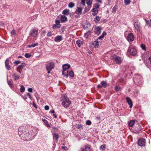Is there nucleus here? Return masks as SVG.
Listing matches in <instances>:
<instances>
[{"instance_id": "7ed1b4c3", "label": "nucleus", "mask_w": 151, "mask_h": 151, "mask_svg": "<svg viewBox=\"0 0 151 151\" xmlns=\"http://www.w3.org/2000/svg\"><path fill=\"white\" fill-rule=\"evenodd\" d=\"M134 81L136 84H138V83L140 82V84L142 83V76L138 74H136L134 77Z\"/></svg>"}, {"instance_id": "4468645a", "label": "nucleus", "mask_w": 151, "mask_h": 151, "mask_svg": "<svg viewBox=\"0 0 151 151\" xmlns=\"http://www.w3.org/2000/svg\"><path fill=\"white\" fill-rule=\"evenodd\" d=\"M101 28L100 27H97L95 28V33L97 35H99L101 33Z\"/></svg>"}, {"instance_id": "338daca9", "label": "nucleus", "mask_w": 151, "mask_h": 151, "mask_svg": "<svg viewBox=\"0 0 151 151\" xmlns=\"http://www.w3.org/2000/svg\"><path fill=\"white\" fill-rule=\"evenodd\" d=\"M62 147L64 149H65V150H66L67 149V147H64L62 146Z\"/></svg>"}, {"instance_id": "8fccbe9b", "label": "nucleus", "mask_w": 151, "mask_h": 151, "mask_svg": "<svg viewBox=\"0 0 151 151\" xmlns=\"http://www.w3.org/2000/svg\"><path fill=\"white\" fill-rule=\"evenodd\" d=\"M63 106L66 108H67L69 106L70 104H63Z\"/></svg>"}, {"instance_id": "473e14b6", "label": "nucleus", "mask_w": 151, "mask_h": 151, "mask_svg": "<svg viewBox=\"0 0 151 151\" xmlns=\"http://www.w3.org/2000/svg\"><path fill=\"white\" fill-rule=\"evenodd\" d=\"M81 43H82L81 41L80 40H77L76 42V43L79 47H80Z\"/></svg>"}, {"instance_id": "6e6d98bb", "label": "nucleus", "mask_w": 151, "mask_h": 151, "mask_svg": "<svg viewBox=\"0 0 151 151\" xmlns=\"http://www.w3.org/2000/svg\"><path fill=\"white\" fill-rule=\"evenodd\" d=\"M48 36L51 37L52 35V33L51 32H49L47 35Z\"/></svg>"}, {"instance_id": "37998d69", "label": "nucleus", "mask_w": 151, "mask_h": 151, "mask_svg": "<svg viewBox=\"0 0 151 151\" xmlns=\"http://www.w3.org/2000/svg\"><path fill=\"white\" fill-rule=\"evenodd\" d=\"M100 6V5L97 4H96L94 6H93V7H94L96 9H98L99 8Z\"/></svg>"}, {"instance_id": "7c9ffc66", "label": "nucleus", "mask_w": 151, "mask_h": 151, "mask_svg": "<svg viewBox=\"0 0 151 151\" xmlns=\"http://www.w3.org/2000/svg\"><path fill=\"white\" fill-rule=\"evenodd\" d=\"M69 76L72 78H73L74 76V73L73 72L72 70H71L69 73Z\"/></svg>"}, {"instance_id": "774afa93", "label": "nucleus", "mask_w": 151, "mask_h": 151, "mask_svg": "<svg viewBox=\"0 0 151 151\" xmlns=\"http://www.w3.org/2000/svg\"><path fill=\"white\" fill-rule=\"evenodd\" d=\"M53 116H54L55 118H56L57 117V116H56V114H53Z\"/></svg>"}, {"instance_id": "6e6552de", "label": "nucleus", "mask_w": 151, "mask_h": 151, "mask_svg": "<svg viewBox=\"0 0 151 151\" xmlns=\"http://www.w3.org/2000/svg\"><path fill=\"white\" fill-rule=\"evenodd\" d=\"M47 70H52L54 68V64L53 62H51L46 65Z\"/></svg>"}, {"instance_id": "f3484780", "label": "nucleus", "mask_w": 151, "mask_h": 151, "mask_svg": "<svg viewBox=\"0 0 151 151\" xmlns=\"http://www.w3.org/2000/svg\"><path fill=\"white\" fill-rule=\"evenodd\" d=\"M63 40V37L61 36H58L55 38L54 40L55 42H59Z\"/></svg>"}, {"instance_id": "4c0bfd02", "label": "nucleus", "mask_w": 151, "mask_h": 151, "mask_svg": "<svg viewBox=\"0 0 151 151\" xmlns=\"http://www.w3.org/2000/svg\"><path fill=\"white\" fill-rule=\"evenodd\" d=\"M31 54L30 53H26L24 55V56L27 58H29L31 56Z\"/></svg>"}, {"instance_id": "a18cd8bd", "label": "nucleus", "mask_w": 151, "mask_h": 151, "mask_svg": "<svg viewBox=\"0 0 151 151\" xmlns=\"http://www.w3.org/2000/svg\"><path fill=\"white\" fill-rule=\"evenodd\" d=\"M38 45V44L37 43H33L32 45V47H34L36 46H37Z\"/></svg>"}, {"instance_id": "79ce46f5", "label": "nucleus", "mask_w": 151, "mask_h": 151, "mask_svg": "<svg viewBox=\"0 0 151 151\" xmlns=\"http://www.w3.org/2000/svg\"><path fill=\"white\" fill-rule=\"evenodd\" d=\"M86 124L87 125H90L91 124V122L90 120H88L86 121Z\"/></svg>"}, {"instance_id": "3c124183", "label": "nucleus", "mask_w": 151, "mask_h": 151, "mask_svg": "<svg viewBox=\"0 0 151 151\" xmlns=\"http://www.w3.org/2000/svg\"><path fill=\"white\" fill-rule=\"evenodd\" d=\"M32 88H29L28 89V91L30 92H32Z\"/></svg>"}, {"instance_id": "f8f14e48", "label": "nucleus", "mask_w": 151, "mask_h": 151, "mask_svg": "<svg viewBox=\"0 0 151 151\" xmlns=\"http://www.w3.org/2000/svg\"><path fill=\"white\" fill-rule=\"evenodd\" d=\"M134 26L137 31L140 32L141 27L140 24L139 22H135L134 24Z\"/></svg>"}, {"instance_id": "69168bd1", "label": "nucleus", "mask_w": 151, "mask_h": 151, "mask_svg": "<svg viewBox=\"0 0 151 151\" xmlns=\"http://www.w3.org/2000/svg\"><path fill=\"white\" fill-rule=\"evenodd\" d=\"M98 10H97V12H96V13L95 12L94 13H93V15L95 16L98 13Z\"/></svg>"}, {"instance_id": "4be33fe9", "label": "nucleus", "mask_w": 151, "mask_h": 151, "mask_svg": "<svg viewBox=\"0 0 151 151\" xmlns=\"http://www.w3.org/2000/svg\"><path fill=\"white\" fill-rule=\"evenodd\" d=\"M91 26L90 24L88 22L83 26V27L85 29H87L88 28H90Z\"/></svg>"}, {"instance_id": "9d476101", "label": "nucleus", "mask_w": 151, "mask_h": 151, "mask_svg": "<svg viewBox=\"0 0 151 151\" xmlns=\"http://www.w3.org/2000/svg\"><path fill=\"white\" fill-rule=\"evenodd\" d=\"M70 66L69 64H66L63 65L62 68H63V70L62 73H63V74H64L65 71L68 70V69L70 68Z\"/></svg>"}, {"instance_id": "c03bdc74", "label": "nucleus", "mask_w": 151, "mask_h": 151, "mask_svg": "<svg viewBox=\"0 0 151 151\" xmlns=\"http://www.w3.org/2000/svg\"><path fill=\"white\" fill-rule=\"evenodd\" d=\"M105 148V145H101L100 147V148L101 150H103Z\"/></svg>"}, {"instance_id": "39448f33", "label": "nucleus", "mask_w": 151, "mask_h": 151, "mask_svg": "<svg viewBox=\"0 0 151 151\" xmlns=\"http://www.w3.org/2000/svg\"><path fill=\"white\" fill-rule=\"evenodd\" d=\"M146 143V140L143 138L139 139L137 143L139 146L144 147Z\"/></svg>"}, {"instance_id": "0e129e2a", "label": "nucleus", "mask_w": 151, "mask_h": 151, "mask_svg": "<svg viewBox=\"0 0 151 151\" xmlns=\"http://www.w3.org/2000/svg\"><path fill=\"white\" fill-rule=\"evenodd\" d=\"M33 106L35 108V109H37V106L36 105V104H32Z\"/></svg>"}, {"instance_id": "f704fd0d", "label": "nucleus", "mask_w": 151, "mask_h": 151, "mask_svg": "<svg viewBox=\"0 0 151 151\" xmlns=\"http://www.w3.org/2000/svg\"><path fill=\"white\" fill-rule=\"evenodd\" d=\"M131 2L130 0H124V4L126 5L129 4Z\"/></svg>"}, {"instance_id": "a19ab883", "label": "nucleus", "mask_w": 151, "mask_h": 151, "mask_svg": "<svg viewBox=\"0 0 151 151\" xmlns=\"http://www.w3.org/2000/svg\"><path fill=\"white\" fill-rule=\"evenodd\" d=\"M141 47L143 50H146L145 46V45L142 44L141 45Z\"/></svg>"}, {"instance_id": "0eeeda50", "label": "nucleus", "mask_w": 151, "mask_h": 151, "mask_svg": "<svg viewBox=\"0 0 151 151\" xmlns=\"http://www.w3.org/2000/svg\"><path fill=\"white\" fill-rule=\"evenodd\" d=\"M141 128L140 125L138 124L135 125L133 129V132L135 133H138L140 131Z\"/></svg>"}, {"instance_id": "4d7b16f0", "label": "nucleus", "mask_w": 151, "mask_h": 151, "mask_svg": "<svg viewBox=\"0 0 151 151\" xmlns=\"http://www.w3.org/2000/svg\"><path fill=\"white\" fill-rule=\"evenodd\" d=\"M11 34L12 35H15L16 34V32L14 30H13L11 32Z\"/></svg>"}, {"instance_id": "09e8293b", "label": "nucleus", "mask_w": 151, "mask_h": 151, "mask_svg": "<svg viewBox=\"0 0 151 151\" xmlns=\"http://www.w3.org/2000/svg\"><path fill=\"white\" fill-rule=\"evenodd\" d=\"M85 0H81V3L83 5H84L85 4Z\"/></svg>"}, {"instance_id": "603ef678", "label": "nucleus", "mask_w": 151, "mask_h": 151, "mask_svg": "<svg viewBox=\"0 0 151 151\" xmlns=\"http://www.w3.org/2000/svg\"><path fill=\"white\" fill-rule=\"evenodd\" d=\"M53 27L54 29H56L57 28H59L58 27V25L56 24H54L53 26Z\"/></svg>"}, {"instance_id": "58836bf2", "label": "nucleus", "mask_w": 151, "mask_h": 151, "mask_svg": "<svg viewBox=\"0 0 151 151\" xmlns=\"http://www.w3.org/2000/svg\"><path fill=\"white\" fill-rule=\"evenodd\" d=\"M95 19V22L97 23L100 20V17L99 16H96Z\"/></svg>"}, {"instance_id": "a211bd4d", "label": "nucleus", "mask_w": 151, "mask_h": 151, "mask_svg": "<svg viewBox=\"0 0 151 151\" xmlns=\"http://www.w3.org/2000/svg\"><path fill=\"white\" fill-rule=\"evenodd\" d=\"M53 138L54 140L58 141L59 139V135L56 133H55L53 134Z\"/></svg>"}, {"instance_id": "72a5a7b5", "label": "nucleus", "mask_w": 151, "mask_h": 151, "mask_svg": "<svg viewBox=\"0 0 151 151\" xmlns=\"http://www.w3.org/2000/svg\"><path fill=\"white\" fill-rule=\"evenodd\" d=\"M56 24L58 25V27L60 28V21L59 20H57L55 21Z\"/></svg>"}, {"instance_id": "2eb2a0df", "label": "nucleus", "mask_w": 151, "mask_h": 151, "mask_svg": "<svg viewBox=\"0 0 151 151\" xmlns=\"http://www.w3.org/2000/svg\"><path fill=\"white\" fill-rule=\"evenodd\" d=\"M99 41H98V39H96V40L92 43V44L95 48L98 47L99 44Z\"/></svg>"}, {"instance_id": "2f4dec72", "label": "nucleus", "mask_w": 151, "mask_h": 151, "mask_svg": "<svg viewBox=\"0 0 151 151\" xmlns=\"http://www.w3.org/2000/svg\"><path fill=\"white\" fill-rule=\"evenodd\" d=\"M115 89L116 91H118L121 90V88L120 86H116L115 87Z\"/></svg>"}, {"instance_id": "f03ea898", "label": "nucleus", "mask_w": 151, "mask_h": 151, "mask_svg": "<svg viewBox=\"0 0 151 151\" xmlns=\"http://www.w3.org/2000/svg\"><path fill=\"white\" fill-rule=\"evenodd\" d=\"M61 100L62 101V104H65V103L70 104L71 102L67 95L65 94H62L61 95Z\"/></svg>"}, {"instance_id": "49530a36", "label": "nucleus", "mask_w": 151, "mask_h": 151, "mask_svg": "<svg viewBox=\"0 0 151 151\" xmlns=\"http://www.w3.org/2000/svg\"><path fill=\"white\" fill-rule=\"evenodd\" d=\"M21 63L20 61H18V60H15V61L14 63L15 64H16V65H17L18 64L20 63Z\"/></svg>"}, {"instance_id": "aec40b11", "label": "nucleus", "mask_w": 151, "mask_h": 151, "mask_svg": "<svg viewBox=\"0 0 151 151\" xmlns=\"http://www.w3.org/2000/svg\"><path fill=\"white\" fill-rule=\"evenodd\" d=\"M7 81L8 84L11 88H13L14 87V86L13 84V82L12 80H9L7 79Z\"/></svg>"}, {"instance_id": "1a4fd4ad", "label": "nucleus", "mask_w": 151, "mask_h": 151, "mask_svg": "<svg viewBox=\"0 0 151 151\" xmlns=\"http://www.w3.org/2000/svg\"><path fill=\"white\" fill-rule=\"evenodd\" d=\"M127 40L129 42L133 41L134 39V37L132 33H129L127 37Z\"/></svg>"}, {"instance_id": "9b49d317", "label": "nucleus", "mask_w": 151, "mask_h": 151, "mask_svg": "<svg viewBox=\"0 0 151 151\" xmlns=\"http://www.w3.org/2000/svg\"><path fill=\"white\" fill-rule=\"evenodd\" d=\"M38 29H33L32 30L30 33V35L33 37H35L38 35Z\"/></svg>"}, {"instance_id": "6ab92c4d", "label": "nucleus", "mask_w": 151, "mask_h": 151, "mask_svg": "<svg viewBox=\"0 0 151 151\" xmlns=\"http://www.w3.org/2000/svg\"><path fill=\"white\" fill-rule=\"evenodd\" d=\"M135 120H130L128 123V125L129 127H132L134 124Z\"/></svg>"}, {"instance_id": "864d4df0", "label": "nucleus", "mask_w": 151, "mask_h": 151, "mask_svg": "<svg viewBox=\"0 0 151 151\" xmlns=\"http://www.w3.org/2000/svg\"><path fill=\"white\" fill-rule=\"evenodd\" d=\"M49 107L48 106H47V105L45 107V109L46 110H48L49 109Z\"/></svg>"}, {"instance_id": "393cba45", "label": "nucleus", "mask_w": 151, "mask_h": 151, "mask_svg": "<svg viewBox=\"0 0 151 151\" xmlns=\"http://www.w3.org/2000/svg\"><path fill=\"white\" fill-rule=\"evenodd\" d=\"M42 121L45 123L46 126L47 127H50V125L48 123L47 121L45 119H42Z\"/></svg>"}, {"instance_id": "423d86ee", "label": "nucleus", "mask_w": 151, "mask_h": 151, "mask_svg": "<svg viewBox=\"0 0 151 151\" xmlns=\"http://www.w3.org/2000/svg\"><path fill=\"white\" fill-rule=\"evenodd\" d=\"M111 58L117 64L121 63V58L118 56L114 55Z\"/></svg>"}, {"instance_id": "dca6fc26", "label": "nucleus", "mask_w": 151, "mask_h": 151, "mask_svg": "<svg viewBox=\"0 0 151 151\" xmlns=\"http://www.w3.org/2000/svg\"><path fill=\"white\" fill-rule=\"evenodd\" d=\"M82 9L81 7H78L77 9L75 11V13L76 14L80 15L82 13Z\"/></svg>"}, {"instance_id": "13d9d810", "label": "nucleus", "mask_w": 151, "mask_h": 151, "mask_svg": "<svg viewBox=\"0 0 151 151\" xmlns=\"http://www.w3.org/2000/svg\"><path fill=\"white\" fill-rule=\"evenodd\" d=\"M96 9L94 7H93V9L92 10V12H97V10H96Z\"/></svg>"}, {"instance_id": "ddd939ff", "label": "nucleus", "mask_w": 151, "mask_h": 151, "mask_svg": "<svg viewBox=\"0 0 151 151\" xmlns=\"http://www.w3.org/2000/svg\"><path fill=\"white\" fill-rule=\"evenodd\" d=\"M9 60L8 58H7L5 62V66L6 68L9 70L11 69L10 66L9 65Z\"/></svg>"}, {"instance_id": "de8ad7c7", "label": "nucleus", "mask_w": 151, "mask_h": 151, "mask_svg": "<svg viewBox=\"0 0 151 151\" xmlns=\"http://www.w3.org/2000/svg\"><path fill=\"white\" fill-rule=\"evenodd\" d=\"M106 35V32H104L101 35V36L103 37H104V36Z\"/></svg>"}, {"instance_id": "5fc2aeb1", "label": "nucleus", "mask_w": 151, "mask_h": 151, "mask_svg": "<svg viewBox=\"0 0 151 151\" xmlns=\"http://www.w3.org/2000/svg\"><path fill=\"white\" fill-rule=\"evenodd\" d=\"M112 11L114 13H115L116 11V8L115 7V6L112 9Z\"/></svg>"}, {"instance_id": "c756f323", "label": "nucleus", "mask_w": 151, "mask_h": 151, "mask_svg": "<svg viewBox=\"0 0 151 151\" xmlns=\"http://www.w3.org/2000/svg\"><path fill=\"white\" fill-rule=\"evenodd\" d=\"M64 73V74H63V73H62V75L65 76L66 78H68V70L65 71Z\"/></svg>"}, {"instance_id": "bb28decb", "label": "nucleus", "mask_w": 151, "mask_h": 151, "mask_svg": "<svg viewBox=\"0 0 151 151\" xmlns=\"http://www.w3.org/2000/svg\"><path fill=\"white\" fill-rule=\"evenodd\" d=\"M101 83L102 86L104 88H105L107 85V83L105 81H103L101 82Z\"/></svg>"}, {"instance_id": "bf43d9fd", "label": "nucleus", "mask_w": 151, "mask_h": 151, "mask_svg": "<svg viewBox=\"0 0 151 151\" xmlns=\"http://www.w3.org/2000/svg\"><path fill=\"white\" fill-rule=\"evenodd\" d=\"M145 22L148 25H149L150 23H149L148 20L147 19H145Z\"/></svg>"}, {"instance_id": "e433bc0d", "label": "nucleus", "mask_w": 151, "mask_h": 151, "mask_svg": "<svg viewBox=\"0 0 151 151\" xmlns=\"http://www.w3.org/2000/svg\"><path fill=\"white\" fill-rule=\"evenodd\" d=\"M75 6V4L74 3L72 2H70L68 4V6L70 8H72Z\"/></svg>"}, {"instance_id": "680f3d73", "label": "nucleus", "mask_w": 151, "mask_h": 151, "mask_svg": "<svg viewBox=\"0 0 151 151\" xmlns=\"http://www.w3.org/2000/svg\"><path fill=\"white\" fill-rule=\"evenodd\" d=\"M102 87V86L101 85H99L97 86V87L99 88H101Z\"/></svg>"}, {"instance_id": "a878e982", "label": "nucleus", "mask_w": 151, "mask_h": 151, "mask_svg": "<svg viewBox=\"0 0 151 151\" xmlns=\"http://www.w3.org/2000/svg\"><path fill=\"white\" fill-rule=\"evenodd\" d=\"M13 77L14 79L16 81L18 80L20 77L16 73H15L13 74Z\"/></svg>"}, {"instance_id": "5701e85b", "label": "nucleus", "mask_w": 151, "mask_h": 151, "mask_svg": "<svg viewBox=\"0 0 151 151\" xmlns=\"http://www.w3.org/2000/svg\"><path fill=\"white\" fill-rule=\"evenodd\" d=\"M69 9H65L63 11V14L65 15H68L69 14Z\"/></svg>"}, {"instance_id": "c85d7f7f", "label": "nucleus", "mask_w": 151, "mask_h": 151, "mask_svg": "<svg viewBox=\"0 0 151 151\" xmlns=\"http://www.w3.org/2000/svg\"><path fill=\"white\" fill-rule=\"evenodd\" d=\"M126 99L128 104H132V100L129 97H127Z\"/></svg>"}, {"instance_id": "ea45409f", "label": "nucleus", "mask_w": 151, "mask_h": 151, "mask_svg": "<svg viewBox=\"0 0 151 151\" xmlns=\"http://www.w3.org/2000/svg\"><path fill=\"white\" fill-rule=\"evenodd\" d=\"M85 149L86 151H89L90 149L89 145H87L85 146Z\"/></svg>"}, {"instance_id": "e2e57ef3", "label": "nucleus", "mask_w": 151, "mask_h": 151, "mask_svg": "<svg viewBox=\"0 0 151 151\" xmlns=\"http://www.w3.org/2000/svg\"><path fill=\"white\" fill-rule=\"evenodd\" d=\"M50 112L51 113H54L55 112L54 111L53 109H51L50 111Z\"/></svg>"}, {"instance_id": "f257e3e1", "label": "nucleus", "mask_w": 151, "mask_h": 151, "mask_svg": "<svg viewBox=\"0 0 151 151\" xmlns=\"http://www.w3.org/2000/svg\"><path fill=\"white\" fill-rule=\"evenodd\" d=\"M18 134L24 140H30L32 139V137L29 133L27 129L24 126H21L18 128Z\"/></svg>"}, {"instance_id": "c9c22d12", "label": "nucleus", "mask_w": 151, "mask_h": 151, "mask_svg": "<svg viewBox=\"0 0 151 151\" xmlns=\"http://www.w3.org/2000/svg\"><path fill=\"white\" fill-rule=\"evenodd\" d=\"M20 91L21 92H23L25 91V88L22 85L21 86V88L20 89Z\"/></svg>"}, {"instance_id": "b1692460", "label": "nucleus", "mask_w": 151, "mask_h": 151, "mask_svg": "<svg viewBox=\"0 0 151 151\" xmlns=\"http://www.w3.org/2000/svg\"><path fill=\"white\" fill-rule=\"evenodd\" d=\"M26 65V64L24 63H22L21 65H19L18 67V68H19L21 70H22Z\"/></svg>"}, {"instance_id": "052dcab7", "label": "nucleus", "mask_w": 151, "mask_h": 151, "mask_svg": "<svg viewBox=\"0 0 151 151\" xmlns=\"http://www.w3.org/2000/svg\"><path fill=\"white\" fill-rule=\"evenodd\" d=\"M27 95L30 98H31V96L29 93H28L27 94Z\"/></svg>"}, {"instance_id": "cd10ccee", "label": "nucleus", "mask_w": 151, "mask_h": 151, "mask_svg": "<svg viewBox=\"0 0 151 151\" xmlns=\"http://www.w3.org/2000/svg\"><path fill=\"white\" fill-rule=\"evenodd\" d=\"M86 4L89 6H91L93 0H86Z\"/></svg>"}, {"instance_id": "20e7f679", "label": "nucleus", "mask_w": 151, "mask_h": 151, "mask_svg": "<svg viewBox=\"0 0 151 151\" xmlns=\"http://www.w3.org/2000/svg\"><path fill=\"white\" fill-rule=\"evenodd\" d=\"M128 52L130 55L134 56L137 54V50L133 46H131L129 47Z\"/></svg>"}, {"instance_id": "412c9836", "label": "nucleus", "mask_w": 151, "mask_h": 151, "mask_svg": "<svg viewBox=\"0 0 151 151\" xmlns=\"http://www.w3.org/2000/svg\"><path fill=\"white\" fill-rule=\"evenodd\" d=\"M60 20L62 22H64L67 21V18L65 16L62 15L60 19Z\"/></svg>"}]
</instances>
